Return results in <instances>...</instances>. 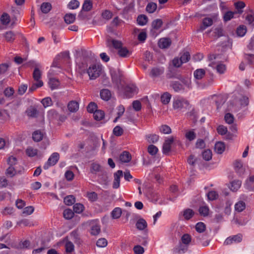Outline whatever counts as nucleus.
I'll return each mask as SVG.
<instances>
[{
	"instance_id": "obj_15",
	"label": "nucleus",
	"mask_w": 254,
	"mask_h": 254,
	"mask_svg": "<svg viewBox=\"0 0 254 254\" xmlns=\"http://www.w3.org/2000/svg\"><path fill=\"white\" fill-rule=\"evenodd\" d=\"M171 44V40L169 38H161L158 42V46L161 49L168 48Z\"/></svg>"
},
{
	"instance_id": "obj_8",
	"label": "nucleus",
	"mask_w": 254,
	"mask_h": 254,
	"mask_svg": "<svg viewBox=\"0 0 254 254\" xmlns=\"http://www.w3.org/2000/svg\"><path fill=\"white\" fill-rule=\"evenodd\" d=\"M164 68L163 67H154L151 69L149 76L152 78L158 77L164 73Z\"/></svg>"
},
{
	"instance_id": "obj_3",
	"label": "nucleus",
	"mask_w": 254,
	"mask_h": 254,
	"mask_svg": "<svg viewBox=\"0 0 254 254\" xmlns=\"http://www.w3.org/2000/svg\"><path fill=\"white\" fill-rule=\"evenodd\" d=\"M102 70V67L99 64H93L90 66L87 70L90 79L94 80L99 77Z\"/></svg>"
},
{
	"instance_id": "obj_62",
	"label": "nucleus",
	"mask_w": 254,
	"mask_h": 254,
	"mask_svg": "<svg viewBox=\"0 0 254 254\" xmlns=\"http://www.w3.org/2000/svg\"><path fill=\"white\" fill-rule=\"evenodd\" d=\"M79 6V2L77 0H72L68 4V7L71 9H76Z\"/></svg>"
},
{
	"instance_id": "obj_29",
	"label": "nucleus",
	"mask_w": 254,
	"mask_h": 254,
	"mask_svg": "<svg viewBox=\"0 0 254 254\" xmlns=\"http://www.w3.org/2000/svg\"><path fill=\"white\" fill-rule=\"evenodd\" d=\"M205 74V71L203 69H197L193 72V75L195 79H201Z\"/></svg>"
},
{
	"instance_id": "obj_1",
	"label": "nucleus",
	"mask_w": 254,
	"mask_h": 254,
	"mask_svg": "<svg viewBox=\"0 0 254 254\" xmlns=\"http://www.w3.org/2000/svg\"><path fill=\"white\" fill-rule=\"evenodd\" d=\"M249 104V98L239 94L234 95L230 101L231 105L236 111H239L242 108L247 106Z\"/></svg>"
},
{
	"instance_id": "obj_54",
	"label": "nucleus",
	"mask_w": 254,
	"mask_h": 254,
	"mask_svg": "<svg viewBox=\"0 0 254 254\" xmlns=\"http://www.w3.org/2000/svg\"><path fill=\"white\" fill-rule=\"evenodd\" d=\"M190 57V53L186 51L182 54L180 59L182 61V63H186L189 61Z\"/></svg>"
},
{
	"instance_id": "obj_25",
	"label": "nucleus",
	"mask_w": 254,
	"mask_h": 254,
	"mask_svg": "<svg viewBox=\"0 0 254 254\" xmlns=\"http://www.w3.org/2000/svg\"><path fill=\"white\" fill-rule=\"evenodd\" d=\"M242 185V182L240 180H234L231 183L230 189L233 191H236L240 188Z\"/></svg>"
},
{
	"instance_id": "obj_49",
	"label": "nucleus",
	"mask_w": 254,
	"mask_h": 254,
	"mask_svg": "<svg viewBox=\"0 0 254 254\" xmlns=\"http://www.w3.org/2000/svg\"><path fill=\"white\" fill-rule=\"evenodd\" d=\"M75 201L73 195H68L64 197V203L67 205H71Z\"/></svg>"
},
{
	"instance_id": "obj_19",
	"label": "nucleus",
	"mask_w": 254,
	"mask_h": 254,
	"mask_svg": "<svg viewBox=\"0 0 254 254\" xmlns=\"http://www.w3.org/2000/svg\"><path fill=\"white\" fill-rule=\"evenodd\" d=\"M131 159L130 154L127 151H124L120 155V160L123 163H128Z\"/></svg>"
},
{
	"instance_id": "obj_61",
	"label": "nucleus",
	"mask_w": 254,
	"mask_h": 254,
	"mask_svg": "<svg viewBox=\"0 0 254 254\" xmlns=\"http://www.w3.org/2000/svg\"><path fill=\"white\" fill-rule=\"evenodd\" d=\"M199 212L201 215L206 216L209 213V208L206 206H200L199 208Z\"/></svg>"
},
{
	"instance_id": "obj_39",
	"label": "nucleus",
	"mask_w": 254,
	"mask_h": 254,
	"mask_svg": "<svg viewBox=\"0 0 254 254\" xmlns=\"http://www.w3.org/2000/svg\"><path fill=\"white\" fill-rule=\"evenodd\" d=\"M236 32L239 37H243L247 32L246 26L243 25L239 26L237 29Z\"/></svg>"
},
{
	"instance_id": "obj_57",
	"label": "nucleus",
	"mask_w": 254,
	"mask_h": 254,
	"mask_svg": "<svg viewBox=\"0 0 254 254\" xmlns=\"http://www.w3.org/2000/svg\"><path fill=\"white\" fill-rule=\"evenodd\" d=\"M236 8L238 10L237 13L241 14L243 12L242 9L245 7V4L242 1H239L235 3Z\"/></svg>"
},
{
	"instance_id": "obj_55",
	"label": "nucleus",
	"mask_w": 254,
	"mask_h": 254,
	"mask_svg": "<svg viewBox=\"0 0 254 254\" xmlns=\"http://www.w3.org/2000/svg\"><path fill=\"white\" fill-rule=\"evenodd\" d=\"M185 136L190 141L194 140L196 137V134L193 130H190L186 132Z\"/></svg>"
},
{
	"instance_id": "obj_18",
	"label": "nucleus",
	"mask_w": 254,
	"mask_h": 254,
	"mask_svg": "<svg viewBox=\"0 0 254 254\" xmlns=\"http://www.w3.org/2000/svg\"><path fill=\"white\" fill-rule=\"evenodd\" d=\"M188 249V246L180 243V245L176 247L174 250V253L175 254H182L185 253Z\"/></svg>"
},
{
	"instance_id": "obj_47",
	"label": "nucleus",
	"mask_w": 254,
	"mask_h": 254,
	"mask_svg": "<svg viewBox=\"0 0 254 254\" xmlns=\"http://www.w3.org/2000/svg\"><path fill=\"white\" fill-rule=\"evenodd\" d=\"M147 141L150 143H155L159 139V136L155 134H150L146 136Z\"/></svg>"
},
{
	"instance_id": "obj_14",
	"label": "nucleus",
	"mask_w": 254,
	"mask_h": 254,
	"mask_svg": "<svg viewBox=\"0 0 254 254\" xmlns=\"http://www.w3.org/2000/svg\"><path fill=\"white\" fill-rule=\"evenodd\" d=\"M93 4L91 0H85L84 3L82 6V10L80 12L78 17H81V15L83 11H89L92 8Z\"/></svg>"
},
{
	"instance_id": "obj_9",
	"label": "nucleus",
	"mask_w": 254,
	"mask_h": 254,
	"mask_svg": "<svg viewBox=\"0 0 254 254\" xmlns=\"http://www.w3.org/2000/svg\"><path fill=\"white\" fill-rule=\"evenodd\" d=\"M90 233L92 235H98L100 231V225L98 221L96 220H93L90 223Z\"/></svg>"
},
{
	"instance_id": "obj_44",
	"label": "nucleus",
	"mask_w": 254,
	"mask_h": 254,
	"mask_svg": "<svg viewBox=\"0 0 254 254\" xmlns=\"http://www.w3.org/2000/svg\"><path fill=\"white\" fill-rule=\"evenodd\" d=\"M157 8V4L154 2H150L148 3L146 6V11L150 13H153Z\"/></svg>"
},
{
	"instance_id": "obj_64",
	"label": "nucleus",
	"mask_w": 254,
	"mask_h": 254,
	"mask_svg": "<svg viewBox=\"0 0 254 254\" xmlns=\"http://www.w3.org/2000/svg\"><path fill=\"white\" fill-rule=\"evenodd\" d=\"M43 85L42 81L36 82L35 83L33 84L29 89V91L33 92L35 91L37 88L41 87Z\"/></svg>"
},
{
	"instance_id": "obj_46",
	"label": "nucleus",
	"mask_w": 254,
	"mask_h": 254,
	"mask_svg": "<svg viewBox=\"0 0 254 254\" xmlns=\"http://www.w3.org/2000/svg\"><path fill=\"white\" fill-rule=\"evenodd\" d=\"M194 214V212L192 209H187L183 212V216L185 219L189 220L190 219Z\"/></svg>"
},
{
	"instance_id": "obj_28",
	"label": "nucleus",
	"mask_w": 254,
	"mask_h": 254,
	"mask_svg": "<svg viewBox=\"0 0 254 254\" xmlns=\"http://www.w3.org/2000/svg\"><path fill=\"white\" fill-rule=\"evenodd\" d=\"M172 87L173 89L177 92L183 91L185 90V87L183 85L178 81H175L172 83Z\"/></svg>"
},
{
	"instance_id": "obj_7",
	"label": "nucleus",
	"mask_w": 254,
	"mask_h": 254,
	"mask_svg": "<svg viewBox=\"0 0 254 254\" xmlns=\"http://www.w3.org/2000/svg\"><path fill=\"white\" fill-rule=\"evenodd\" d=\"M209 66L215 69L217 72L219 74H223L226 70V66L225 64L221 63H216L212 62L209 64Z\"/></svg>"
},
{
	"instance_id": "obj_60",
	"label": "nucleus",
	"mask_w": 254,
	"mask_h": 254,
	"mask_svg": "<svg viewBox=\"0 0 254 254\" xmlns=\"http://www.w3.org/2000/svg\"><path fill=\"white\" fill-rule=\"evenodd\" d=\"M107 244L108 242L105 238H100L96 243L97 246L99 248H104L107 246Z\"/></svg>"
},
{
	"instance_id": "obj_40",
	"label": "nucleus",
	"mask_w": 254,
	"mask_h": 254,
	"mask_svg": "<svg viewBox=\"0 0 254 254\" xmlns=\"http://www.w3.org/2000/svg\"><path fill=\"white\" fill-rule=\"evenodd\" d=\"M181 240V243L189 246L191 242V236L188 234H185L182 236Z\"/></svg>"
},
{
	"instance_id": "obj_10",
	"label": "nucleus",
	"mask_w": 254,
	"mask_h": 254,
	"mask_svg": "<svg viewBox=\"0 0 254 254\" xmlns=\"http://www.w3.org/2000/svg\"><path fill=\"white\" fill-rule=\"evenodd\" d=\"M242 236L241 234H238L236 235L227 238L224 244L225 245H231L234 243H238L242 241Z\"/></svg>"
},
{
	"instance_id": "obj_35",
	"label": "nucleus",
	"mask_w": 254,
	"mask_h": 254,
	"mask_svg": "<svg viewBox=\"0 0 254 254\" xmlns=\"http://www.w3.org/2000/svg\"><path fill=\"white\" fill-rule=\"evenodd\" d=\"M122 211L120 207H116L111 212V215L113 219H118L121 216Z\"/></svg>"
},
{
	"instance_id": "obj_34",
	"label": "nucleus",
	"mask_w": 254,
	"mask_h": 254,
	"mask_svg": "<svg viewBox=\"0 0 254 254\" xmlns=\"http://www.w3.org/2000/svg\"><path fill=\"white\" fill-rule=\"evenodd\" d=\"M49 85L52 90L57 88L59 85V81L58 79L50 77L49 81Z\"/></svg>"
},
{
	"instance_id": "obj_58",
	"label": "nucleus",
	"mask_w": 254,
	"mask_h": 254,
	"mask_svg": "<svg viewBox=\"0 0 254 254\" xmlns=\"http://www.w3.org/2000/svg\"><path fill=\"white\" fill-rule=\"evenodd\" d=\"M41 103L45 108L51 106L53 104L52 100L50 97H46L43 99Z\"/></svg>"
},
{
	"instance_id": "obj_56",
	"label": "nucleus",
	"mask_w": 254,
	"mask_h": 254,
	"mask_svg": "<svg viewBox=\"0 0 254 254\" xmlns=\"http://www.w3.org/2000/svg\"><path fill=\"white\" fill-rule=\"evenodd\" d=\"M73 208L74 212L80 213L83 211L84 206L81 203H76L73 205Z\"/></svg>"
},
{
	"instance_id": "obj_6",
	"label": "nucleus",
	"mask_w": 254,
	"mask_h": 254,
	"mask_svg": "<svg viewBox=\"0 0 254 254\" xmlns=\"http://www.w3.org/2000/svg\"><path fill=\"white\" fill-rule=\"evenodd\" d=\"M136 86L132 84L127 85L125 88V94L127 98H130L137 93Z\"/></svg>"
},
{
	"instance_id": "obj_23",
	"label": "nucleus",
	"mask_w": 254,
	"mask_h": 254,
	"mask_svg": "<svg viewBox=\"0 0 254 254\" xmlns=\"http://www.w3.org/2000/svg\"><path fill=\"white\" fill-rule=\"evenodd\" d=\"M76 18V14L66 13L64 16V20L65 22L69 24L74 22Z\"/></svg>"
},
{
	"instance_id": "obj_52",
	"label": "nucleus",
	"mask_w": 254,
	"mask_h": 254,
	"mask_svg": "<svg viewBox=\"0 0 254 254\" xmlns=\"http://www.w3.org/2000/svg\"><path fill=\"white\" fill-rule=\"evenodd\" d=\"M202 157L206 161H209L212 158V152L210 150L207 149L202 152Z\"/></svg>"
},
{
	"instance_id": "obj_33",
	"label": "nucleus",
	"mask_w": 254,
	"mask_h": 254,
	"mask_svg": "<svg viewBox=\"0 0 254 254\" xmlns=\"http://www.w3.org/2000/svg\"><path fill=\"white\" fill-rule=\"evenodd\" d=\"M147 17L143 14L138 15L137 18V22L139 25L143 26L145 25L147 23Z\"/></svg>"
},
{
	"instance_id": "obj_50",
	"label": "nucleus",
	"mask_w": 254,
	"mask_h": 254,
	"mask_svg": "<svg viewBox=\"0 0 254 254\" xmlns=\"http://www.w3.org/2000/svg\"><path fill=\"white\" fill-rule=\"evenodd\" d=\"M37 149L32 147H28L26 150V154L29 157H34L37 154Z\"/></svg>"
},
{
	"instance_id": "obj_38",
	"label": "nucleus",
	"mask_w": 254,
	"mask_h": 254,
	"mask_svg": "<svg viewBox=\"0 0 254 254\" xmlns=\"http://www.w3.org/2000/svg\"><path fill=\"white\" fill-rule=\"evenodd\" d=\"M105 116L104 112L102 110H96L93 114L94 118L97 121L102 120Z\"/></svg>"
},
{
	"instance_id": "obj_32",
	"label": "nucleus",
	"mask_w": 254,
	"mask_h": 254,
	"mask_svg": "<svg viewBox=\"0 0 254 254\" xmlns=\"http://www.w3.org/2000/svg\"><path fill=\"white\" fill-rule=\"evenodd\" d=\"M26 115L29 117H36L38 114V111L36 108L30 107L26 111Z\"/></svg>"
},
{
	"instance_id": "obj_12",
	"label": "nucleus",
	"mask_w": 254,
	"mask_h": 254,
	"mask_svg": "<svg viewBox=\"0 0 254 254\" xmlns=\"http://www.w3.org/2000/svg\"><path fill=\"white\" fill-rule=\"evenodd\" d=\"M254 175H251L246 180V182L244 184V186L246 189L250 191L254 190Z\"/></svg>"
},
{
	"instance_id": "obj_27",
	"label": "nucleus",
	"mask_w": 254,
	"mask_h": 254,
	"mask_svg": "<svg viewBox=\"0 0 254 254\" xmlns=\"http://www.w3.org/2000/svg\"><path fill=\"white\" fill-rule=\"evenodd\" d=\"M90 171L92 174H96L102 172V167L99 164L93 163L91 165Z\"/></svg>"
},
{
	"instance_id": "obj_48",
	"label": "nucleus",
	"mask_w": 254,
	"mask_h": 254,
	"mask_svg": "<svg viewBox=\"0 0 254 254\" xmlns=\"http://www.w3.org/2000/svg\"><path fill=\"white\" fill-rule=\"evenodd\" d=\"M63 215L66 219H70L74 216V212L70 209H66L64 211Z\"/></svg>"
},
{
	"instance_id": "obj_26",
	"label": "nucleus",
	"mask_w": 254,
	"mask_h": 254,
	"mask_svg": "<svg viewBox=\"0 0 254 254\" xmlns=\"http://www.w3.org/2000/svg\"><path fill=\"white\" fill-rule=\"evenodd\" d=\"M147 226L146 221L143 218H140L137 220L136 223V227L139 230H143Z\"/></svg>"
},
{
	"instance_id": "obj_31",
	"label": "nucleus",
	"mask_w": 254,
	"mask_h": 254,
	"mask_svg": "<svg viewBox=\"0 0 254 254\" xmlns=\"http://www.w3.org/2000/svg\"><path fill=\"white\" fill-rule=\"evenodd\" d=\"M171 95L168 92H165L161 96V102L165 105L168 104L171 100Z\"/></svg>"
},
{
	"instance_id": "obj_63",
	"label": "nucleus",
	"mask_w": 254,
	"mask_h": 254,
	"mask_svg": "<svg viewBox=\"0 0 254 254\" xmlns=\"http://www.w3.org/2000/svg\"><path fill=\"white\" fill-rule=\"evenodd\" d=\"M65 251L66 253H71L74 249L73 243L70 241H67L65 245Z\"/></svg>"
},
{
	"instance_id": "obj_11",
	"label": "nucleus",
	"mask_w": 254,
	"mask_h": 254,
	"mask_svg": "<svg viewBox=\"0 0 254 254\" xmlns=\"http://www.w3.org/2000/svg\"><path fill=\"white\" fill-rule=\"evenodd\" d=\"M123 176V173L122 170H118L114 174V182L113 183V188L114 189H117L120 187V179Z\"/></svg>"
},
{
	"instance_id": "obj_5",
	"label": "nucleus",
	"mask_w": 254,
	"mask_h": 254,
	"mask_svg": "<svg viewBox=\"0 0 254 254\" xmlns=\"http://www.w3.org/2000/svg\"><path fill=\"white\" fill-rule=\"evenodd\" d=\"M174 142V138L173 136L167 137L165 140L163 145L162 152L164 154H168L171 150V146Z\"/></svg>"
},
{
	"instance_id": "obj_16",
	"label": "nucleus",
	"mask_w": 254,
	"mask_h": 254,
	"mask_svg": "<svg viewBox=\"0 0 254 254\" xmlns=\"http://www.w3.org/2000/svg\"><path fill=\"white\" fill-rule=\"evenodd\" d=\"M206 237V235H200L196 238V242L203 247L207 246L209 244V241Z\"/></svg>"
},
{
	"instance_id": "obj_24",
	"label": "nucleus",
	"mask_w": 254,
	"mask_h": 254,
	"mask_svg": "<svg viewBox=\"0 0 254 254\" xmlns=\"http://www.w3.org/2000/svg\"><path fill=\"white\" fill-rule=\"evenodd\" d=\"M101 98L105 101H108L111 97L110 91L107 89H104L100 91Z\"/></svg>"
},
{
	"instance_id": "obj_45",
	"label": "nucleus",
	"mask_w": 254,
	"mask_h": 254,
	"mask_svg": "<svg viewBox=\"0 0 254 254\" xmlns=\"http://www.w3.org/2000/svg\"><path fill=\"white\" fill-rule=\"evenodd\" d=\"M33 76L36 82H38V81H42L41 80H40L41 77V72L38 68H35L33 73Z\"/></svg>"
},
{
	"instance_id": "obj_36",
	"label": "nucleus",
	"mask_w": 254,
	"mask_h": 254,
	"mask_svg": "<svg viewBox=\"0 0 254 254\" xmlns=\"http://www.w3.org/2000/svg\"><path fill=\"white\" fill-rule=\"evenodd\" d=\"M246 208V204L243 201H239L235 205V209L236 211L241 212L243 211Z\"/></svg>"
},
{
	"instance_id": "obj_21",
	"label": "nucleus",
	"mask_w": 254,
	"mask_h": 254,
	"mask_svg": "<svg viewBox=\"0 0 254 254\" xmlns=\"http://www.w3.org/2000/svg\"><path fill=\"white\" fill-rule=\"evenodd\" d=\"M225 145L222 142H217L214 146V150L218 154H222L225 150Z\"/></svg>"
},
{
	"instance_id": "obj_2",
	"label": "nucleus",
	"mask_w": 254,
	"mask_h": 254,
	"mask_svg": "<svg viewBox=\"0 0 254 254\" xmlns=\"http://www.w3.org/2000/svg\"><path fill=\"white\" fill-rule=\"evenodd\" d=\"M189 102L182 97H177L173 101V108L178 111L185 112L190 108Z\"/></svg>"
},
{
	"instance_id": "obj_30",
	"label": "nucleus",
	"mask_w": 254,
	"mask_h": 254,
	"mask_svg": "<svg viewBox=\"0 0 254 254\" xmlns=\"http://www.w3.org/2000/svg\"><path fill=\"white\" fill-rule=\"evenodd\" d=\"M213 24V20L212 18L209 17H206L203 19L202 24L203 26L201 27V30H203L207 27L210 26Z\"/></svg>"
},
{
	"instance_id": "obj_22",
	"label": "nucleus",
	"mask_w": 254,
	"mask_h": 254,
	"mask_svg": "<svg viewBox=\"0 0 254 254\" xmlns=\"http://www.w3.org/2000/svg\"><path fill=\"white\" fill-rule=\"evenodd\" d=\"M67 108L70 112H76L79 109V104L75 101H71L68 103Z\"/></svg>"
},
{
	"instance_id": "obj_37",
	"label": "nucleus",
	"mask_w": 254,
	"mask_h": 254,
	"mask_svg": "<svg viewBox=\"0 0 254 254\" xmlns=\"http://www.w3.org/2000/svg\"><path fill=\"white\" fill-rule=\"evenodd\" d=\"M52 8L51 4L49 2H44L41 4V10L44 13H48Z\"/></svg>"
},
{
	"instance_id": "obj_4",
	"label": "nucleus",
	"mask_w": 254,
	"mask_h": 254,
	"mask_svg": "<svg viewBox=\"0 0 254 254\" xmlns=\"http://www.w3.org/2000/svg\"><path fill=\"white\" fill-rule=\"evenodd\" d=\"M60 158V155L57 152L53 153L49 158L47 162L43 166L44 169H48L49 167L55 165Z\"/></svg>"
},
{
	"instance_id": "obj_51",
	"label": "nucleus",
	"mask_w": 254,
	"mask_h": 254,
	"mask_svg": "<svg viewBox=\"0 0 254 254\" xmlns=\"http://www.w3.org/2000/svg\"><path fill=\"white\" fill-rule=\"evenodd\" d=\"M163 22L160 19H157L154 20L152 23V27L153 29L158 30L162 25Z\"/></svg>"
},
{
	"instance_id": "obj_43",
	"label": "nucleus",
	"mask_w": 254,
	"mask_h": 254,
	"mask_svg": "<svg viewBox=\"0 0 254 254\" xmlns=\"http://www.w3.org/2000/svg\"><path fill=\"white\" fill-rule=\"evenodd\" d=\"M43 137V133L39 130L34 131L32 134V138L35 141L38 142L41 141Z\"/></svg>"
},
{
	"instance_id": "obj_41",
	"label": "nucleus",
	"mask_w": 254,
	"mask_h": 254,
	"mask_svg": "<svg viewBox=\"0 0 254 254\" xmlns=\"http://www.w3.org/2000/svg\"><path fill=\"white\" fill-rule=\"evenodd\" d=\"M10 20V16L6 13H3L0 17V22L2 25H7L9 23Z\"/></svg>"
},
{
	"instance_id": "obj_17",
	"label": "nucleus",
	"mask_w": 254,
	"mask_h": 254,
	"mask_svg": "<svg viewBox=\"0 0 254 254\" xmlns=\"http://www.w3.org/2000/svg\"><path fill=\"white\" fill-rule=\"evenodd\" d=\"M111 75L113 82L117 85L118 88H119V84L120 83L121 79L119 72L114 70H111Z\"/></svg>"
},
{
	"instance_id": "obj_59",
	"label": "nucleus",
	"mask_w": 254,
	"mask_h": 254,
	"mask_svg": "<svg viewBox=\"0 0 254 254\" xmlns=\"http://www.w3.org/2000/svg\"><path fill=\"white\" fill-rule=\"evenodd\" d=\"M160 131L164 134H170L171 133V129L167 125H162L159 127Z\"/></svg>"
},
{
	"instance_id": "obj_53",
	"label": "nucleus",
	"mask_w": 254,
	"mask_h": 254,
	"mask_svg": "<svg viewBox=\"0 0 254 254\" xmlns=\"http://www.w3.org/2000/svg\"><path fill=\"white\" fill-rule=\"evenodd\" d=\"M237 13V12H232L231 11H228L224 13L223 15V19L225 21H228L230 20L232 18L234 17V15Z\"/></svg>"
},
{
	"instance_id": "obj_42",
	"label": "nucleus",
	"mask_w": 254,
	"mask_h": 254,
	"mask_svg": "<svg viewBox=\"0 0 254 254\" xmlns=\"http://www.w3.org/2000/svg\"><path fill=\"white\" fill-rule=\"evenodd\" d=\"M4 37L7 42H11L14 40L15 35L13 32L10 31L5 32L4 34Z\"/></svg>"
},
{
	"instance_id": "obj_20",
	"label": "nucleus",
	"mask_w": 254,
	"mask_h": 254,
	"mask_svg": "<svg viewBox=\"0 0 254 254\" xmlns=\"http://www.w3.org/2000/svg\"><path fill=\"white\" fill-rule=\"evenodd\" d=\"M234 168L236 172L239 175H242L244 173V169L243 167L242 163L240 161L236 160L234 162Z\"/></svg>"
},
{
	"instance_id": "obj_13",
	"label": "nucleus",
	"mask_w": 254,
	"mask_h": 254,
	"mask_svg": "<svg viewBox=\"0 0 254 254\" xmlns=\"http://www.w3.org/2000/svg\"><path fill=\"white\" fill-rule=\"evenodd\" d=\"M118 54L122 58H128L132 54L131 51L125 47H122L118 50Z\"/></svg>"
}]
</instances>
